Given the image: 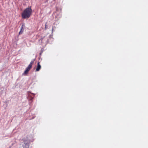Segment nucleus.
<instances>
[{"mask_svg": "<svg viewBox=\"0 0 148 148\" xmlns=\"http://www.w3.org/2000/svg\"><path fill=\"white\" fill-rule=\"evenodd\" d=\"M32 10L30 8H27L24 10L22 14V18H28L30 16Z\"/></svg>", "mask_w": 148, "mask_h": 148, "instance_id": "f257e3e1", "label": "nucleus"}, {"mask_svg": "<svg viewBox=\"0 0 148 148\" xmlns=\"http://www.w3.org/2000/svg\"><path fill=\"white\" fill-rule=\"evenodd\" d=\"M29 140L24 141L23 144V148H29Z\"/></svg>", "mask_w": 148, "mask_h": 148, "instance_id": "f03ea898", "label": "nucleus"}, {"mask_svg": "<svg viewBox=\"0 0 148 148\" xmlns=\"http://www.w3.org/2000/svg\"><path fill=\"white\" fill-rule=\"evenodd\" d=\"M31 68V65L28 66L26 68L25 70V71L24 73H23V75H27L28 73V72L30 70Z\"/></svg>", "mask_w": 148, "mask_h": 148, "instance_id": "7ed1b4c3", "label": "nucleus"}, {"mask_svg": "<svg viewBox=\"0 0 148 148\" xmlns=\"http://www.w3.org/2000/svg\"><path fill=\"white\" fill-rule=\"evenodd\" d=\"M34 94L31 93H28V98L29 100H32L33 98Z\"/></svg>", "mask_w": 148, "mask_h": 148, "instance_id": "20e7f679", "label": "nucleus"}, {"mask_svg": "<svg viewBox=\"0 0 148 148\" xmlns=\"http://www.w3.org/2000/svg\"><path fill=\"white\" fill-rule=\"evenodd\" d=\"M25 27V25L24 24H23L21 27V30L20 32H19V34H22L23 31L24 30V27Z\"/></svg>", "mask_w": 148, "mask_h": 148, "instance_id": "39448f33", "label": "nucleus"}, {"mask_svg": "<svg viewBox=\"0 0 148 148\" xmlns=\"http://www.w3.org/2000/svg\"><path fill=\"white\" fill-rule=\"evenodd\" d=\"M41 68V66L39 64V63H38V71Z\"/></svg>", "mask_w": 148, "mask_h": 148, "instance_id": "423d86ee", "label": "nucleus"}, {"mask_svg": "<svg viewBox=\"0 0 148 148\" xmlns=\"http://www.w3.org/2000/svg\"><path fill=\"white\" fill-rule=\"evenodd\" d=\"M33 63H34V61H32L31 62L30 64H29V65L28 66H30H30L31 65V67H32V65L33 64Z\"/></svg>", "mask_w": 148, "mask_h": 148, "instance_id": "0eeeda50", "label": "nucleus"}, {"mask_svg": "<svg viewBox=\"0 0 148 148\" xmlns=\"http://www.w3.org/2000/svg\"><path fill=\"white\" fill-rule=\"evenodd\" d=\"M44 38H42L41 40H39V42H42V41L43 42H44Z\"/></svg>", "mask_w": 148, "mask_h": 148, "instance_id": "6e6552de", "label": "nucleus"}, {"mask_svg": "<svg viewBox=\"0 0 148 148\" xmlns=\"http://www.w3.org/2000/svg\"><path fill=\"white\" fill-rule=\"evenodd\" d=\"M47 23H46V24H45V29H46H46H47Z\"/></svg>", "mask_w": 148, "mask_h": 148, "instance_id": "1a4fd4ad", "label": "nucleus"}, {"mask_svg": "<svg viewBox=\"0 0 148 148\" xmlns=\"http://www.w3.org/2000/svg\"><path fill=\"white\" fill-rule=\"evenodd\" d=\"M53 28L52 29V32L53 31Z\"/></svg>", "mask_w": 148, "mask_h": 148, "instance_id": "9d476101", "label": "nucleus"}, {"mask_svg": "<svg viewBox=\"0 0 148 148\" xmlns=\"http://www.w3.org/2000/svg\"><path fill=\"white\" fill-rule=\"evenodd\" d=\"M36 71H37V67H36Z\"/></svg>", "mask_w": 148, "mask_h": 148, "instance_id": "9b49d317", "label": "nucleus"}]
</instances>
